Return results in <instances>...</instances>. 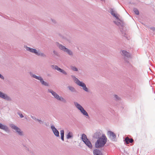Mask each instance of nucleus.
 Returning a JSON list of instances; mask_svg holds the SVG:
<instances>
[{
  "label": "nucleus",
  "mask_w": 155,
  "mask_h": 155,
  "mask_svg": "<svg viewBox=\"0 0 155 155\" xmlns=\"http://www.w3.org/2000/svg\"><path fill=\"white\" fill-rule=\"evenodd\" d=\"M107 138L104 134H103L101 138H99L96 142L95 146L99 148L104 147L107 142Z\"/></svg>",
  "instance_id": "f257e3e1"
},
{
  "label": "nucleus",
  "mask_w": 155,
  "mask_h": 155,
  "mask_svg": "<svg viewBox=\"0 0 155 155\" xmlns=\"http://www.w3.org/2000/svg\"><path fill=\"white\" fill-rule=\"evenodd\" d=\"M24 48L27 51L34 53L38 56L43 57H46V56L45 54L44 53L41 52L39 50H37L35 49L28 47L26 45H24Z\"/></svg>",
  "instance_id": "f03ea898"
},
{
  "label": "nucleus",
  "mask_w": 155,
  "mask_h": 155,
  "mask_svg": "<svg viewBox=\"0 0 155 155\" xmlns=\"http://www.w3.org/2000/svg\"><path fill=\"white\" fill-rule=\"evenodd\" d=\"M55 45L60 50L67 53L70 56H73V53L71 50L66 48L65 46L60 44L58 42H56Z\"/></svg>",
  "instance_id": "7ed1b4c3"
},
{
  "label": "nucleus",
  "mask_w": 155,
  "mask_h": 155,
  "mask_svg": "<svg viewBox=\"0 0 155 155\" xmlns=\"http://www.w3.org/2000/svg\"><path fill=\"white\" fill-rule=\"evenodd\" d=\"M72 77L73 78L75 82L78 86L82 87L83 89L86 92H88V89L86 87L85 84L82 81H80L78 78H76L74 76H72Z\"/></svg>",
  "instance_id": "20e7f679"
},
{
  "label": "nucleus",
  "mask_w": 155,
  "mask_h": 155,
  "mask_svg": "<svg viewBox=\"0 0 155 155\" xmlns=\"http://www.w3.org/2000/svg\"><path fill=\"white\" fill-rule=\"evenodd\" d=\"M48 92L51 93L52 95L54 96V97L58 100L62 101L64 103H66L67 101L65 99L62 97L59 96L57 93L53 91L52 90L48 89Z\"/></svg>",
  "instance_id": "39448f33"
},
{
  "label": "nucleus",
  "mask_w": 155,
  "mask_h": 155,
  "mask_svg": "<svg viewBox=\"0 0 155 155\" xmlns=\"http://www.w3.org/2000/svg\"><path fill=\"white\" fill-rule=\"evenodd\" d=\"M30 76L33 78H35L37 80L40 81L41 84L43 85L46 86H49V84L48 83L45 82L43 80L42 78L40 76H37L35 74H33L31 72H30L29 73Z\"/></svg>",
  "instance_id": "423d86ee"
},
{
  "label": "nucleus",
  "mask_w": 155,
  "mask_h": 155,
  "mask_svg": "<svg viewBox=\"0 0 155 155\" xmlns=\"http://www.w3.org/2000/svg\"><path fill=\"white\" fill-rule=\"evenodd\" d=\"M74 104L77 108L81 111L84 115L89 117L88 113L81 105L77 102H74Z\"/></svg>",
  "instance_id": "0eeeda50"
},
{
  "label": "nucleus",
  "mask_w": 155,
  "mask_h": 155,
  "mask_svg": "<svg viewBox=\"0 0 155 155\" xmlns=\"http://www.w3.org/2000/svg\"><path fill=\"white\" fill-rule=\"evenodd\" d=\"M120 53L126 62H128V59L130 57V54L125 50L121 51Z\"/></svg>",
  "instance_id": "6e6552de"
},
{
  "label": "nucleus",
  "mask_w": 155,
  "mask_h": 155,
  "mask_svg": "<svg viewBox=\"0 0 155 155\" xmlns=\"http://www.w3.org/2000/svg\"><path fill=\"white\" fill-rule=\"evenodd\" d=\"M11 128L14 130L15 132L17 133L20 136L23 135V132L21 131V130L18 127L13 124H10V125Z\"/></svg>",
  "instance_id": "1a4fd4ad"
},
{
  "label": "nucleus",
  "mask_w": 155,
  "mask_h": 155,
  "mask_svg": "<svg viewBox=\"0 0 155 155\" xmlns=\"http://www.w3.org/2000/svg\"><path fill=\"white\" fill-rule=\"evenodd\" d=\"M0 98L4 99L5 100L8 101H11L12 100L11 98L7 94H5L0 91Z\"/></svg>",
  "instance_id": "9d476101"
},
{
  "label": "nucleus",
  "mask_w": 155,
  "mask_h": 155,
  "mask_svg": "<svg viewBox=\"0 0 155 155\" xmlns=\"http://www.w3.org/2000/svg\"><path fill=\"white\" fill-rule=\"evenodd\" d=\"M103 133L101 130H98L96 131L94 134L93 137L96 139H99L101 138Z\"/></svg>",
  "instance_id": "9b49d317"
},
{
  "label": "nucleus",
  "mask_w": 155,
  "mask_h": 155,
  "mask_svg": "<svg viewBox=\"0 0 155 155\" xmlns=\"http://www.w3.org/2000/svg\"><path fill=\"white\" fill-rule=\"evenodd\" d=\"M107 134L112 141H115L116 136V134L113 132L109 131L107 132Z\"/></svg>",
  "instance_id": "f8f14e48"
},
{
  "label": "nucleus",
  "mask_w": 155,
  "mask_h": 155,
  "mask_svg": "<svg viewBox=\"0 0 155 155\" xmlns=\"http://www.w3.org/2000/svg\"><path fill=\"white\" fill-rule=\"evenodd\" d=\"M51 128L53 132L54 133V134L57 137L59 136V132L55 128L54 126L53 125L51 126Z\"/></svg>",
  "instance_id": "ddd939ff"
},
{
  "label": "nucleus",
  "mask_w": 155,
  "mask_h": 155,
  "mask_svg": "<svg viewBox=\"0 0 155 155\" xmlns=\"http://www.w3.org/2000/svg\"><path fill=\"white\" fill-rule=\"evenodd\" d=\"M0 129L3 130L9 133L10 130L8 127L6 125L2 124L0 123Z\"/></svg>",
  "instance_id": "4468645a"
},
{
  "label": "nucleus",
  "mask_w": 155,
  "mask_h": 155,
  "mask_svg": "<svg viewBox=\"0 0 155 155\" xmlns=\"http://www.w3.org/2000/svg\"><path fill=\"white\" fill-rule=\"evenodd\" d=\"M94 155H102V153L101 150L96 149L93 151Z\"/></svg>",
  "instance_id": "2eb2a0df"
},
{
  "label": "nucleus",
  "mask_w": 155,
  "mask_h": 155,
  "mask_svg": "<svg viewBox=\"0 0 155 155\" xmlns=\"http://www.w3.org/2000/svg\"><path fill=\"white\" fill-rule=\"evenodd\" d=\"M110 13H111L112 15L114 17H115L119 21H120V19H119L118 17L117 16V15L116 14L115 11L113 9H110Z\"/></svg>",
  "instance_id": "dca6fc26"
},
{
  "label": "nucleus",
  "mask_w": 155,
  "mask_h": 155,
  "mask_svg": "<svg viewBox=\"0 0 155 155\" xmlns=\"http://www.w3.org/2000/svg\"><path fill=\"white\" fill-rule=\"evenodd\" d=\"M84 142L89 148L91 149L92 147V146L91 143L89 140H86Z\"/></svg>",
  "instance_id": "f3484780"
},
{
  "label": "nucleus",
  "mask_w": 155,
  "mask_h": 155,
  "mask_svg": "<svg viewBox=\"0 0 155 155\" xmlns=\"http://www.w3.org/2000/svg\"><path fill=\"white\" fill-rule=\"evenodd\" d=\"M125 141L127 144H128L129 143H132L134 141V140L132 139L126 137L125 139Z\"/></svg>",
  "instance_id": "a211bd4d"
},
{
  "label": "nucleus",
  "mask_w": 155,
  "mask_h": 155,
  "mask_svg": "<svg viewBox=\"0 0 155 155\" xmlns=\"http://www.w3.org/2000/svg\"><path fill=\"white\" fill-rule=\"evenodd\" d=\"M51 67L52 69H54L56 70H57L60 72L61 71V68L58 67V66H57V65H51Z\"/></svg>",
  "instance_id": "6ab92c4d"
},
{
  "label": "nucleus",
  "mask_w": 155,
  "mask_h": 155,
  "mask_svg": "<svg viewBox=\"0 0 155 155\" xmlns=\"http://www.w3.org/2000/svg\"><path fill=\"white\" fill-rule=\"evenodd\" d=\"M68 88L69 90L72 92H76L77 91L75 88L72 86H68Z\"/></svg>",
  "instance_id": "aec40b11"
},
{
  "label": "nucleus",
  "mask_w": 155,
  "mask_h": 155,
  "mask_svg": "<svg viewBox=\"0 0 155 155\" xmlns=\"http://www.w3.org/2000/svg\"><path fill=\"white\" fill-rule=\"evenodd\" d=\"M73 137V134L72 132H69L67 135L66 136V138L67 139H69L70 138H72Z\"/></svg>",
  "instance_id": "412c9836"
},
{
  "label": "nucleus",
  "mask_w": 155,
  "mask_h": 155,
  "mask_svg": "<svg viewBox=\"0 0 155 155\" xmlns=\"http://www.w3.org/2000/svg\"><path fill=\"white\" fill-rule=\"evenodd\" d=\"M81 139L82 141H83V142H84L86 140H88L87 138V136L86 135L84 134H83L82 135Z\"/></svg>",
  "instance_id": "4be33fe9"
},
{
  "label": "nucleus",
  "mask_w": 155,
  "mask_h": 155,
  "mask_svg": "<svg viewBox=\"0 0 155 155\" xmlns=\"http://www.w3.org/2000/svg\"><path fill=\"white\" fill-rule=\"evenodd\" d=\"M60 134L61 135V140L64 141V131L63 130H61L60 131Z\"/></svg>",
  "instance_id": "5701e85b"
},
{
  "label": "nucleus",
  "mask_w": 155,
  "mask_h": 155,
  "mask_svg": "<svg viewBox=\"0 0 155 155\" xmlns=\"http://www.w3.org/2000/svg\"><path fill=\"white\" fill-rule=\"evenodd\" d=\"M120 21H121L120 20V21H114V22L115 24H116L117 25V26H122V25L120 22Z\"/></svg>",
  "instance_id": "b1692460"
},
{
  "label": "nucleus",
  "mask_w": 155,
  "mask_h": 155,
  "mask_svg": "<svg viewBox=\"0 0 155 155\" xmlns=\"http://www.w3.org/2000/svg\"><path fill=\"white\" fill-rule=\"evenodd\" d=\"M114 98L116 101H119L120 100V97H119L116 94H114Z\"/></svg>",
  "instance_id": "393cba45"
},
{
  "label": "nucleus",
  "mask_w": 155,
  "mask_h": 155,
  "mask_svg": "<svg viewBox=\"0 0 155 155\" xmlns=\"http://www.w3.org/2000/svg\"><path fill=\"white\" fill-rule=\"evenodd\" d=\"M134 12H135V14L137 15H138L139 12L137 9L136 8H134L133 9Z\"/></svg>",
  "instance_id": "a878e982"
},
{
  "label": "nucleus",
  "mask_w": 155,
  "mask_h": 155,
  "mask_svg": "<svg viewBox=\"0 0 155 155\" xmlns=\"http://www.w3.org/2000/svg\"><path fill=\"white\" fill-rule=\"evenodd\" d=\"M71 69L73 71H77L78 70V68L75 66H71Z\"/></svg>",
  "instance_id": "bb28decb"
},
{
  "label": "nucleus",
  "mask_w": 155,
  "mask_h": 155,
  "mask_svg": "<svg viewBox=\"0 0 155 155\" xmlns=\"http://www.w3.org/2000/svg\"><path fill=\"white\" fill-rule=\"evenodd\" d=\"M60 72L62 73L63 74L65 75L67 74V72L62 69H61Z\"/></svg>",
  "instance_id": "cd10ccee"
},
{
  "label": "nucleus",
  "mask_w": 155,
  "mask_h": 155,
  "mask_svg": "<svg viewBox=\"0 0 155 155\" xmlns=\"http://www.w3.org/2000/svg\"><path fill=\"white\" fill-rule=\"evenodd\" d=\"M37 120L41 124H43L44 123V122L40 120L37 119Z\"/></svg>",
  "instance_id": "c85d7f7f"
},
{
  "label": "nucleus",
  "mask_w": 155,
  "mask_h": 155,
  "mask_svg": "<svg viewBox=\"0 0 155 155\" xmlns=\"http://www.w3.org/2000/svg\"><path fill=\"white\" fill-rule=\"evenodd\" d=\"M18 115L20 116V117L23 118L24 117V116L22 114H20L19 113H18Z\"/></svg>",
  "instance_id": "c756f323"
},
{
  "label": "nucleus",
  "mask_w": 155,
  "mask_h": 155,
  "mask_svg": "<svg viewBox=\"0 0 155 155\" xmlns=\"http://www.w3.org/2000/svg\"><path fill=\"white\" fill-rule=\"evenodd\" d=\"M53 52L54 53V54H55V55H57V56H58V53L56 51H53Z\"/></svg>",
  "instance_id": "7c9ffc66"
},
{
  "label": "nucleus",
  "mask_w": 155,
  "mask_h": 155,
  "mask_svg": "<svg viewBox=\"0 0 155 155\" xmlns=\"http://www.w3.org/2000/svg\"><path fill=\"white\" fill-rule=\"evenodd\" d=\"M0 78L4 80V77L0 74Z\"/></svg>",
  "instance_id": "2f4dec72"
},
{
  "label": "nucleus",
  "mask_w": 155,
  "mask_h": 155,
  "mask_svg": "<svg viewBox=\"0 0 155 155\" xmlns=\"http://www.w3.org/2000/svg\"><path fill=\"white\" fill-rule=\"evenodd\" d=\"M0 78L4 80V77L0 74Z\"/></svg>",
  "instance_id": "473e14b6"
},
{
  "label": "nucleus",
  "mask_w": 155,
  "mask_h": 155,
  "mask_svg": "<svg viewBox=\"0 0 155 155\" xmlns=\"http://www.w3.org/2000/svg\"><path fill=\"white\" fill-rule=\"evenodd\" d=\"M51 21L53 23H56V21L54 20V19H51Z\"/></svg>",
  "instance_id": "72a5a7b5"
},
{
  "label": "nucleus",
  "mask_w": 155,
  "mask_h": 155,
  "mask_svg": "<svg viewBox=\"0 0 155 155\" xmlns=\"http://www.w3.org/2000/svg\"><path fill=\"white\" fill-rule=\"evenodd\" d=\"M150 29L153 30V31H155V27H151Z\"/></svg>",
  "instance_id": "f704fd0d"
},
{
  "label": "nucleus",
  "mask_w": 155,
  "mask_h": 155,
  "mask_svg": "<svg viewBox=\"0 0 155 155\" xmlns=\"http://www.w3.org/2000/svg\"><path fill=\"white\" fill-rule=\"evenodd\" d=\"M33 119L35 120H37V119L35 117L33 118Z\"/></svg>",
  "instance_id": "c9c22d12"
},
{
  "label": "nucleus",
  "mask_w": 155,
  "mask_h": 155,
  "mask_svg": "<svg viewBox=\"0 0 155 155\" xmlns=\"http://www.w3.org/2000/svg\"><path fill=\"white\" fill-rule=\"evenodd\" d=\"M31 117L33 119V118H34V117H35L34 116H31Z\"/></svg>",
  "instance_id": "e433bc0d"
},
{
  "label": "nucleus",
  "mask_w": 155,
  "mask_h": 155,
  "mask_svg": "<svg viewBox=\"0 0 155 155\" xmlns=\"http://www.w3.org/2000/svg\"><path fill=\"white\" fill-rule=\"evenodd\" d=\"M25 119H27V117H25Z\"/></svg>",
  "instance_id": "4c0bfd02"
}]
</instances>
